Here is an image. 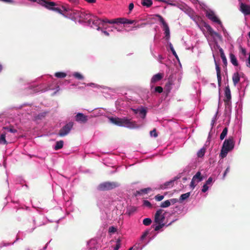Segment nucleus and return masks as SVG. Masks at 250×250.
Here are the masks:
<instances>
[{
    "mask_svg": "<svg viewBox=\"0 0 250 250\" xmlns=\"http://www.w3.org/2000/svg\"><path fill=\"white\" fill-rule=\"evenodd\" d=\"M59 12L55 11L63 16L67 15L74 21L75 22L79 23H87L89 18L91 17L89 14L85 13L83 12L73 9L68 6H62V8L57 7Z\"/></svg>",
    "mask_w": 250,
    "mask_h": 250,
    "instance_id": "f257e3e1",
    "label": "nucleus"
},
{
    "mask_svg": "<svg viewBox=\"0 0 250 250\" xmlns=\"http://www.w3.org/2000/svg\"><path fill=\"white\" fill-rule=\"evenodd\" d=\"M205 27L211 37V39H207V40L212 51L213 52L218 49L223 62L225 64H226L227 63L226 57L223 49L220 46L218 43V41H222V37L219 33L214 31L209 25L205 24Z\"/></svg>",
    "mask_w": 250,
    "mask_h": 250,
    "instance_id": "f03ea898",
    "label": "nucleus"
},
{
    "mask_svg": "<svg viewBox=\"0 0 250 250\" xmlns=\"http://www.w3.org/2000/svg\"><path fill=\"white\" fill-rule=\"evenodd\" d=\"M110 122L117 125L123 126L130 129L137 128L142 126L141 125H138L136 122L132 121L131 119H129L127 118H109Z\"/></svg>",
    "mask_w": 250,
    "mask_h": 250,
    "instance_id": "7ed1b4c3",
    "label": "nucleus"
},
{
    "mask_svg": "<svg viewBox=\"0 0 250 250\" xmlns=\"http://www.w3.org/2000/svg\"><path fill=\"white\" fill-rule=\"evenodd\" d=\"M166 213V211L163 209H159L156 211L154 217V222L156 225H153L155 231H162L161 229L164 227L171 224V223H169L167 225L165 222Z\"/></svg>",
    "mask_w": 250,
    "mask_h": 250,
    "instance_id": "20e7f679",
    "label": "nucleus"
},
{
    "mask_svg": "<svg viewBox=\"0 0 250 250\" xmlns=\"http://www.w3.org/2000/svg\"><path fill=\"white\" fill-rule=\"evenodd\" d=\"M235 146V141L233 137H229L223 143L219 156L221 158L226 157L228 153L232 151Z\"/></svg>",
    "mask_w": 250,
    "mask_h": 250,
    "instance_id": "39448f33",
    "label": "nucleus"
},
{
    "mask_svg": "<svg viewBox=\"0 0 250 250\" xmlns=\"http://www.w3.org/2000/svg\"><path fill=\"white\" fill-rule=\"evenodd\" d=\"M121 202V201L119 200H113L112 198L106 197L100 200L98 205L101 208L103 207L108 208H111L112 206L118 208V205Z\"/></svg>",
    "mask_w": 250,
    "mask_h": 250,
    "instance_id": "423d86ee",
    "label": "nucleus"
},
{
    "mask_svg": "<svg viewBox=\"0 0 250 250\" xmlns=\"http://www.w3.org/2000/svg\"><path fill=\"white\" fill-rule=\"evenodd\" d=\"M103 21V20L99 19L91 15V17L89 18L87 23L92 28L100 31L101 26H103V24L104 22Z\"/></svg>",
    "mask_w": 250,
    "mask_h": 250,
    "instance_id": "0eeeda50",
    "label": "nucleus"
},
{
    "mask_svg": "<svg viewBox=\"0 0 250 250\" xmlns=\"http://www.w3.org/2000/svg\"><path fill=\"white\" fill-rule=\"evenodd\" d=\"M239 50V58L242 61L245 62L247 67L250 68V52L247 53L246 49L240 46Z\"/></svg>",
    "mask_w": 250,
    "mask_h": 250,
    "instance_id": "6e6552de",
    "label": "nucleus"
},
{
    "mask_svg": "<svg viewBox=\"0 0 250 250\" xmlns=\"http://www.w3.org/2000/svg\"><path fill=\"white\" fill-rule=\"evenodd\" d=\"M119 184L115 182H105L100 184L98 188L100 190H107L114 189L119 187Z\"/></svg>",
    "mask_w": 250,
    "mask_h": 250,
    "instance_id": "1a4fd4ad",
    "label": "nucleus"
},
{
    "mask_svg": "<svg viewBox=\"0 0 250 250\" xmlns=\"http://www.w3.org/2000/svg\"><path fill=\"white\" fill-rule=\"evenodd\" d=\"M205 14L206 17L213 22L218 23L219 25L222 24L221 21L219 19L213 10L210 9H206L205 10Z\"/></svg>",
    "mask_w": 250,
    "mask_h": 250,
    "instance_id": "9d476101",
    "label": "nucleus"
},
{
    "mask_svg": "<svg viewBox=\"0 0 250 250\" xmlns=\"http://www.w3.org/2000/svg\"><path fill=\"white\" fill-rule=\"evenodd\" d=\"M156 17H157L163 25L164 34H165V38L167 40H168L170 38V30L168 24L165 21L163 18L160 15H155Z\"/></svg>",
    "mask_w": 250,
    "mask_h": 250,
    "instance_id": "9b49d317",
    "label": "nucleus"
},
{
    "mask_svg": "<svg viewBox=\"0 0 250 250\" xmlns=\"http://www.w3.org/2000/svg\"><path fill=\"white\" fill-rule=\"evenodd\" d=\"M203 176H202L200 171H198L192 177L190 183V187L194 189L196 185L203 180Z\"/></svg>",
    "mask_w": 250,
    "mask_h": 250,
    "instance_id": "f8f14e48",
    "label": "nucleus"
},
{
    "mask_svg": "<svg viewBox=\"0 0 250 250\" xmlns=\"http://www.w3.org/2000/svg\"><path fill=\"white\" fill-rule=\"evenodd\" d=\"M73 125V124L72 122L67 124L60 129L59 133V136L63 137L67 135L71 130Z\"/></svg>",
    "mask_w": 250,
    "mask_h": 250,
    "instance_id": "ddd939ff",
    "label": "nucleus"
},
{
    "mask_svg": "<svg viewBox=\"0 0 250 250\" xmlns=\"http://www.w3.org/2000/svg\"><path fill=\"white\" fill-rule=\"evenodd\" d=\"M133 111L135 114H138L142 119H145L146 114V109L141 106L137 108L132 109Z\"/></svg>",
    "mask_w": 250,
    "mask_h": 250,
    "instance_id": "4468645a",
    "label": "nucleus"
},
{
    "mask_svg": "<svg viewBox=\"0 0 250 250\" xmlns=\"http://www.w3.org/2000/svg\"><path fill=\"white\" fill-rule=\"evenodd\" d=\"M112 22H117V24H130L135 25L136 21L135 20H128L126 18H120L116 19V21H112Z\"/></svg>",
    "mask_w": 250,
    "mask_h": 250,
    "instance_id": "2eb2a0df",
    "label": "nucleus"
},
{
    "mask_svg": "<svg viewBox=\"0 0 250 250\" xmlns=\"http://www.w3.org/2000/svg\"><path fill=\"white\" fill-rule=\"evenodd\" d=\"M163 77L164 74L161 73H159L153 75L150 81L151 86L153 87V84L160 81Z\"/></svg>",
    "mask_w": 250,
    "mask_h": 250,
    "instance_id": "dca6fc26",
    "label": "nucleus"
},
{
    "mask_svg": "<svg viewBox=\"0 0 250 250\" xmlns=\"http://www.w3.org/2000/svg\"><path fill=\"white\" fill-rule=\"evenodd\" d=\"M240 10L245 15H250V5L241 3Z\"/></svg>",
    "mask_w": 250,
    "mask_h": 250,
    "instance_id": "f3484780",
    "label": "nucleus"
},
{
    "mask_svg": "<svg viewBox=\"0 0 250 250\" xmlns=\"http://www.w3.org/2000/svg\"><path fill=\"white\" fill-rule=\"evenodd\" d=\"M213 56L215 64V68L216 70L217 73V80L219 85H220L221 84V70L219 67V66L218 64L217 63L214 55L213 54Z\"/></svg>",
    "mask_w": 250,
    "mask_h": 250,
    "instance_id": "a211bd4d",
    "label": "nucleus"
},
{
    "mask_svg": "<svg viewBox=\"0 0 250 250\" xmlns=\"http://www.w3.org/2000/svg\"><path fill=\"white\" fill-rule=\"evenodd\" d=\"M114 21H116V19H113V20H108L107 19H103V21H104V23L103 24V26H101V29H104L105 30H108L109 26L107 25V23H110V24H117V22H111Z\"/></svg>",
    "mask_w": 250,
    "mask_h": 250,
    "instance_id": "6ab92c4d",
    "label": "nucleus"
},
{
    "mask_svg": "<svg viewBox=\"0 0 250 250\" xmlns=\"http://www.w3.org/2000/svg\"><path fill=\"white\" fill-rule=\"evenodd\" d=\"M76 120L81 123H85L87 121V117L82 113H79L76 116Z\"/></svg>",
    "mask_w": 250,
    "mask_h": 250,
    "instance_id": "aec40b11",
    "label": "nucleus"
},
{
    "mask_svg": "<svg viewBox=\"0 0 250 250\" xmlns=\"http://www.w3.org/2000/svg\"><path fill=\"white\" fill-rule=\"evenodd\" d=\"M220 26L222 29L224 36L226 39L227 41L228 42L230 41L231 39V37L230 36L229 33L228 32L227 30L223 26V24H222L221 25H220Z\"/></svg>",
    "mask_w": 250,
    "mask_h": 250,
    "instance_id": "412c9836",
    "label": "nucleus"
},
{
    "mask_svg": "<svg viewBox=\"0 0 250 250\" xmlns=\"http://www.w3.org/2000/svg\"><path fill=\"white\" fill-rule=\"evenodd\" d=\"M6 132L3 131L0 135V145H6L7 142L6 140Z\"/></svg>",
    "mask_w": 250,
    "mask_h": 250,
    "instance_id": "4be33fe9",
    "label": "nucleus"
},
{
    "mask_svg": "<svg viewBox=\"0 0 250 250\" xmlns=\"http://www.w3.org/2000/svg\"><path fill=\"white\" fill-rule=\"evenodd\" d=\"M229 58H230V61L231 63L235 66H237L238 65V63L237 62V58H236L235 56L231 53L229 55Z\"/></svg>",
    "mask_w": 250,
    "mask_h": 250,
    "instance_id": "5701e85b",
    "label": "nucleus"
},
{
    "mask_svg": "<svg viewBox=\"0 0 250 250\" xmlns=\"http://www.w3.org/2000/svg\"><path fill=\"white\" fill-rule=\"evenodd\" d=\"M240 76L238 73H235L232 76V81L234 84L236 85L240 81Z\"/></svg>",
    "mask_w": 250,
    "mask_h": 250,
    "instance_id": "b1692460",
    "label": "nucleus"
},
{
    "mask_svg": "<svg viewBox=\"0 0 250 250\" xmlns=\"http://www.w3.org/2000/svg\"><path fill=\"white\" fill-rule=\"evenodd\" d=\"M153 3L152 0H142L141 4L143 6L146 7H150Z\"/></svg>",
    "mask_w": 250,
    "mask_h": 250,
    "instance_id": "393cba45",
    "label": "nucleus"
},
{
    "mask_svg": "<svg viewBox=\"0 0 250 250\" xmlns=\"http://www.w3.org/2000/svg\"><path fill=\"white\" fill-rule=\"evenodd\" d=\"M206 149L205 147H203L200 150H199L197 153V155L198 158H202L206 152Z\"/></svg>",
    "mask_w": 250,
    "mask_h": 250,
    "instance_id": "a878e982",
    "label": "nucleus"
},
{
    "mask_svg": "<svg viewBox=\"0 0 250 250\" xmlns=\"http://www.w3.org/2000/svg\"><path fill=\"white\" fill-rule=\"evenodd\" d=\"M190 192H187L184 194H182L180 196V197L179 198V202L180 203H182L183 201L187 199L190 196Z\"/></svg>",
    "mask_w": 250,
    "mask_h": 250,
    "instance_id": "bb28decb",
    "label": "nucleus"
},
{
    "mask_svg": "<svg viewBox=\"0 0 250 250\" xmlns=\"http://www.w3.org/2000/svg\"><path fill=\"white\" fill-rule=\"evenodd\" d=\"M96 244V241L94 240H91L88 243V247L89 249L91 250H95V249H97V248L94 246Z\"/></svg>",
    "mask_w": 250,
    "mask_h": 250,
    "instance_id": "cd10ccee",
    "label": "nucleus"
},
{
    "mask_svg": "<svg viewBox=\"0 0 250 250\" xmlns=\"http://www.w3.org/2000/svg\"><path fill=\"white\" fill-rule=\"evenodd\" d=\"M225 97L228 101H229L231 99L230 90L229 87H226L225 90Z\"/></svg>",
    "mask_w": 250,
    "mask_h": 250,
    "instance_id": "c85d7f7f",
    "label": "nucleus"
},
{
    "mask_svg": "<svg viewBox=\"0 0 250 250\" xmlns=\"http://www.w3.org/2000/svg\"><path fill=\"white\" fill-rule=\"evenodd\" d=\"M63 146V141H59L56 142V145L54 146V149L55 150H58L62 148Z\"/></svg>",
    "mask_w": 250,
    "mask_h": 250,
    "instance_id": "c756f323",
    "label": "nucleus"
},
{
    "mask_svg": "<svg viewBox=\"0 0 250 250\" xmlns=\"http://www.w3.org/2000/svg\"><path fill=\"white\" fill-rule=\"evenodd\" d=\"M169 45L170 49L172 52V53L175 56V57L177 59V60L179 62H180L179 59L178 58V55H177V54L176 53V51H175V50L173 47L172 44L170 42L169 43Z\"/></svg>",
    "mask_w": 250,
    "mask_h": 250,
    "instance_id": "7c9ffc66",
    "label": "nucleus"
},
{
    "mask_svg": "<svg viewBox=\"0 0 250 250\" xmlns=\"http://www.w3.org/2000/svg\"><path fill=\"white\" fill-rule=\"evenodd\" d=\"M72 76L78 80H83L84 78L83 75L82 74L77 72L73 73Z\"/></svg>",
    "mask_w": 250,
    "mask_h": 250,
    "instance_id": "2f4dec72",
    "label": "nucleus"
},
{
    "mask_svg": "<svg viewBox=\"0 0 250 250\" xmlns=\"http://www.w3.org/2000/svg\"><path fill=\"white\" fill-rule=\"evenodd\" d=\"M227 133H228V128H227V127H225L223 129L222 133L220 134V139L221 140H223L227 136Z\"/></svg>",
    "mask_w": 250,
    "mask_h": 250,
    "instance_id": "473e14b6",
    "label": "nucleus"
},
{
    "mask_svg": "<svg viewBox=\"0 0 250 250\" xmlns=\"http://www.w3.org/2000/svg\"><path fill=\"white\" fill-rule=\"evenodd\" d=\"M149 241H148L147 243H146L145 245H144L143 246H139V245L137 246L136 245H134L133 247H131L128 250H142L143 248L148 243Z\"/></svg>",
    "mask_w": 250,
    "mask_h": 250,
    "instance_id": "72a5a7b5",
    "label": "nucleus"
},
{
    "mask_svg": "<svg viewBox=\"0 0 250 250\" xmlns=\"http://www.w3.org/2000/svg\"><path fill=\"white\" fill-rule=\"evenodd\" d=\"M173 182H174L173 181H170L166 182L164 184V186H162L161 188H169L170 187H172Z\"/></svg>",
    "mask_w": 250,
    "mask_h": 250,
    "instance_id": "f704fd0d",
    "label": "nucleus"
},
{
    "mask_svg": "<svg viewBox=\"0 0 250 250\" xmlns=\"http://www.w3.org/2000/svg\"><path fill=\"white\" fill-rule=\"evenodd\" d=\"M55 76L59 78H63L66 76V74L62 72H58L55 73Z\"/></svg>",
    "mask_w": 250,
    "mask_h": 250,
    "instance_id": "c9c22d12",
    "label": "nucleus"
},
{
    "mask_svg": "<svg viewBox=\"0 0 250 250\" xmlns=\"http://www.w3.org/2000/svg\"><path fill=\"white\" fill-rule=\"evenodd\" d=\"M214 182V180H213V178L212 177H210L206 181L205 184H206L207 185H208L209 187L210 188L212 186Z\"/></svg>",
    "mask_w": 250,
    "mask_h": 250,
    "instance_id": "e433bc0d",
    "label": "nucleus"
},
{
    "mask_svg": "<svg viewBox=\"0 0 250 250\" xmlns=\"http://www.w3.org/2000/svg\"><path fill=\"white\" fill-rule=\"evenodd\" d=\"M104 114V112H102V110L101 109H97L95 110L94 113V116H98L103 115Z\"/></svg>",
    "mask_w": 250,
    "mask_h": 250,
    "instance_id": "4c0bfd02",
    "label": "nucleus"
},
{
    "mask_svg": "<svg viewBox=\"0 0 250 250\" xmlns=\"http://www.w3.org/2000/svg\"><path fill=\"white\" fill-rule=\"evenodd\" d=\"M151 222H152L151 219L149 218H145L143 221V224L145 226H148V225H150Z\"/></svg>",
    "mask_w": 250,
    "mask_h": 250,
    "instance_id": "58836bf2",
    "label": "nucleus"
},
{
    "mask_svg": "<svg viewBox=\"0 0 250 250\" xmlns=\"http://www.w3.org/2000/svg\"><path fill=\"white\" fill-rule=\"evenodd\" d=\"M170 205L169 200H167L162 203L160 207L162 208H167Z\"/></svg>",
    "mask_w": 250,
    "mask_h": 250,
    "instance_id": "ea45409f",
    "label": "nucleus"
},
{
    "mask_svg": "<svg viewBox=\"0 0 250 250\" xmlns=\"http://www.w3.org/2000/svg\"><path fill=\"white\" fill-rule=\"evenodd\" d=\"M149 233V230L147 229L146 230L144 233L143 234H142V235L141 236V238H140V240L143 241L144 240V239L146 238V237L148 235V234Z\"/></svg>",
    "mask_w": 250,
    "mask_h": 250,
    "instance_id": "a19ab883",
    "label": "nucleus"
},
{
    "mask_svg": "<svg viewBox=\"0 0 250 250\" xmlns=\"http://www.w3.org/2000/svg\"><path fill=\"white\" fill-rule=\"evenodd\" d=\"M120 245H121L120 241L119 240H118L116 241V245L114 247L113 250H118L119 249V248H120Z\"/></svg>",
    "mask_w": 250,
    "mask_h": 250,
    "instance_id": "79ce46f5",
    "label": "nucleus"
},
{
    "mask_svg": "<svg viewBox=\"0 0 250 250\" xmlns=\"http://www.w3.org/2000/svg\"><path fill=\"white\" fill-rule=\"evenodd\" d=\"M3 129L5 130H7L8 132L11 133H16L17 131L16 129L11 128L3 127Z\"/></svg>",
    "mask_w": 250,
    "mask_h": 250,
    "instance_id": "37998d69",
    "label": "nucleus"
},
{
    "mask_svg": "<svg viewBox=\"0 0 250 250\" xmlns=\"http://www.w3.org/2000/svg\"><path fill=\"white\" fill-rule=\"evenodd\" d=\"M164 195H161L160 194H158V195H156L155 197V199L157 201H160L164 199Z\"/></svg>",
    "mask_w": 250,
    "mask_h": 250,
    "instance_id": "c03bdc74",
    "label": "nucleus"
},
{
    "mask_svg": "<svg viewBox=\"0 0 250 250\" xmlns=\"http://www.w3.org/2000/svg\"><path fill=\"white\" fill-rule=\"evenodd\" d=\"M209 188V187H207V185L205 184L202 187V191L205 193L208 190Z\"/></svg>",
    "mask_w": 250,
    "mask_h": 250,
    "instance_id": "a18cd8bd",
    "label": "nucleus"
},
{
    "mask_svg": "<svg viewBox=\"0 0 250 250\" xmlns=\"http://www.w3.org/2000/svg\"><path fill=\"white\" fill-rule=\"evenodd\" d=\"M155 91L161 93L163 92V88L161 86H156L155 88Z\"/></svg>",
    "mask_w": 250,
    "mask_h": 250,
    "instance_id": "49530a36",
    "label": "nucleus"
},
{
    "mask_svg": "<svg viewBox=\"0 0 250 250\" xmlns=\"http://www.w3.org/2000/svg\"><path fill=\"white\" fill-rule=\"evenodd\" d=\"M150 135L151 137H156L158 135L155 129H154L150 132Z\"/></svg>",
    "mask_w": 250,
    "mask_h": 250,
    "instance_id": "de8ad7c7",
    "label": "nucleus"
},
{
    "mask_svg": "<svg viewBox=\"0 0 250 250\" xmlns=\"http://www.w3.org/2000/svg\"><path fill=\"white\" fill-rule=\"evenodd\" d=\"M100 31H101V32L105 36H109V33L108 30H105L104 29H103L101 30H100Z\"/></svg>",
    "mask_w": 250,
    "mask_h": 250,
    "instance_id": "09e8293b",
    "label": "nucleus"
},
{
    "mask_svg": "<svg viewBox=\"0 0 250 250\" xmlns=\"http://www.w3.org/2000/svg\"><path fill=\"white\" fill-rule=\"evenodd\" d=\"M170 204H174L178 202V200L176 198H172L169 200Z\"/></svg>",
    "mask_w": 250,
    "mask_h": 250,
    "instance_id": "8fccbe9b",
    "label": "nucleus"
},
{
    "mask_svg": "<svg viewBox=\"0 0 250 250\" xmlns=\"http://www.w3.org/2000/svg\"><path fill=\"white\" fill-rule=\"evenodd\" d=\"M108 230L110 233H114L116 231L117 229L114 227H109Z\"/></svg>",
    "mask_w": 250,
    "mask_h": 250,
    "instance_id": "3c124183",
    "label": "nucleus"
},
{
    "mask_svg": "<svg viewBox=\"0 0 250 250\" xmlns=\"http://www.w3.org/2000/svg\"><path fill=\"white\" fill-rule=\"evenodd\" d=\"M229 167H228L225 170V172H224V173L223 174V179H224L226 175L227 174V173L228 172H229Z\"/></svg>",
    "mask_w": 250,
    "mask_h": 250,
    "instance_id": "603ef678",
    "label": "nucleus"
},
{
    "mask_svg": "<svg viewBox=\"0 0 250 250\" xmlns=\"http://www.w3.org/2000/svg\"><path fill=\"white\" fill-rule=\"evenodd\" d=\"M144 205L146 207H150L151 206L150 203L147 200H145L144 201Z\"/></svg>",
    "mask_w": 250,
    "mask_h": 250,
    "instance_id": "864d4df0",
    "label": "nucleus"
},
{
    "mask_svg": "<svg viewBox=\"0 0 250 250\" xmlns=\"http://www.w3.org/2000/svg\"><path fill=\"white\" fill-rule=\"evenodd\" d=\"M68 0L74 4H78L79 2V0Z\"/></svg>",
    "mask_w": 250,
    "mask_h": 250,
    "instance_id": "5fc2aeb1",
    "label": "nucleus"
},
{
    "mask_svg": "<svg viewBox=\"0 0 250 250\" xmlns=\"http://www.w3.org/2000/svg\"><path fill=\"white\" fill-rule=\"evenodd\" d=\"M84 0L86 2L90 3V4L94 3L96 2V0Z\"/></svg>",
    "mask_w": 250,
    "mask_h": 250,
    "instance_id": "6e6d98bb",
    "label": "nucleus"
},
{
    "mask_svg": "<svg viewBox=\"0 0 250 250\" xmlns=\"http://www.w3.org/2000/svg\"><path fill=\"white\" fill-rule=\"evenodd\" d=\"M133 8H134V4L133 3H130L128 6L129 10L130 11H132V10L133 9Z\"/></svg>",
    "mask_w": 250,
    "mask_h": 250,
    "instance_id": "4d7b16f0",
    "label": "nucleus"
},
{
    "mask_svg": "<svg viewBox=\"0 0 250 250\" xmlns=\"http://www.w3.org/2000/svg\"><path fill=\"white\" fill-rule=\"evenodd\" d=\"M164 59V58L161 55H158V59H157V60L160 62H162V60Z\"/></svg>",
    "mask_w": 250,
    "mask_h": 250,
    "instance_id": "13d9d810",
    "label": "nucleus"
},
{
    "mask_svg": "<svg viewBox=\"0 0 250 250\" xmlns=\"http://www.w3.org/2000/svg\"><path fill=\"white\" fill-rule=\"evenodd\" d=\"M113 28H114L115 29H116L117 31L118 32H122L123 31V28H118L115 26H113L112 27Z\"/></svg>",
    "mask_w": 250,
    "mask_h": 250,
    "instance_id": "bf43d9fd",
    "label": "nucleus"
},
{
    "mask_svg": "<svg viewBox=\"0 0 250 250\" xmlns=\"http://www.w3.org/2000/svg\"><path fill=\"white\" fill-rule=\"evenodd\" d=\"M216 120V115H215L214 117L213 118L212 121H211V125H213Z\"/></svg>",
    "mask_w": 250,
    "mask_h": 250,
    "instance_id": "052dcab7",
    "label": "nucleus"
},
{
    "mask_svg": "<svg viewBox=\"0 0 250 250\" xmlns=\"http://www.w3.org/2000/svg\"><path fill=\"white\" fill-rule=\"evenodd\" d=\"M87 86H91V87H96V86H97L96 84H95L94 83H88V84H87Z\"/></svg>",
    "mask_w": 250,
    "mask_h": 250,
    "instance_id": "680f3d73",
    "label": "nucleus"
},
{
    "mask_svg": "<svg viewBox=\"0 0 250 250\" xmlns=\"http://www.w3.org/2000/svg\"><path fill=\"white\" fill-rule=\"evenodd\" d=\"M148 190H149V188H145L142 189V191L144 193H147Z\"/></svg>",
    "mask_w": 250,
    "mask_h": 250,
    "instance_id": "e2e57ef3",
    "label": "nucleus"
},
{
    "mask_svg": "<svg viewBox=\"0 0 250 250\" xmlns=\"http://www.w3.org/2000/svg\"><path fill=\"white\" fill-rule=\"evenodd\" d=\"M112 27H113V26H111V27L109 26V29L108 30V32H110V31H113V29H114V28H113Z\"/></svg>",
    "mask_w": 250,
    "mask_h": 250,
    "instance_id": "0e129e2a",
    "label": "nucleus"
},
{
    "mask_svg": "<svg viewBox=\"0 0 250 250\" xmlns=\"http://www.w3.org/2000/svg\"><path fill=\"white\" fill-rule=\"evenodd\" d=\"M7 246V245L5 243H1L0 244V248L2 247H4V246Z\"/></svg>",
    "mask_w": 250,
    "mask_h": 250,
    "instance_id": "69168bd1",
    "label": "nucleus"
},
{
    "mask_svg": "<svg viewBox=\"0 0 250 250\" xmlns=\"http://www.w3.org/2000/svg\"><path fill=\"white\" fill-rule=\"evenodd\" d=\"M2 70V65L0 63V73L1 72Z\"/></svg>",
    "mask_w": 250,
    "mask_h": 250,
    "instance_id": "338daca9",
    "label": "nucleus"
},
{
    "mask_svg": "<svg viewBox=\"0 0 250 250\" xmlns=\"http://www.w3.org/2000/svg\"><path fill=\"white\" fill-rule=\"evenodd\" d=\"M140 26H139V25H136V26H135L133 27V28H134V29H137V28H140Z\"/></svg>",
    "mask_w": 250,
    "mask_h": 250,
    "instance_id": "774afa93",
    "label": "nucleus"
}]
</instances>
